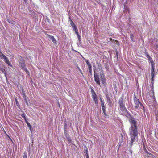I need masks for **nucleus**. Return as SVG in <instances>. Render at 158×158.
<instances>
[{"label":"nucleus","instance_id":"f03ea898","mask_svg":"<svg viewBox=\"0 0 158 158\" xmlns=\"http://www.w3.org/2000/svg\"><path fill=\"white\" fill-rule=\"evenodd\" d=\"M133 100L135 104V107L136 109H137L139 108L143 110L144 111V106L140 102L139 100L137 98L135 95L134 96Z\"/></svg>","mask_w":158,"mask_h":158},{"label":"nucleus","instance_id":"f257e3e1","mask_svg":"<svg viewBox=\"0 0 158 158\" xmlns=\"http://www.w3.org/2000/svg\"><path fill=\"white\" fill-rule=\"evenodd\" d=\"M126 117L129 119V120L131 123V127L130 129V131L131 140L130 146L131 147L133 145V143L135 142V139L137 137L138 135L136 127L137 121L129 113L127 114Z\"/></svg>","mask_w":158,"mask_h":158},{"label":"nucleus","instance_id":"6ab92c4d","mask_svg":"<svg viewBox=\"0 0 158 158\" xmlns=\"http://www.w3.org/2000/svg\"><path fill=\"white\" fill-rule=\"evenodd\" d=\"M5 56H6L4 55L0 51V57L2 58V57H3V58Z\"/></svg>","mask_w":158,"mask_h":158},{"label":"nucleus","instance_id":"1a4fd4ad","mask_svg":"<svg viewBox=\"0 0 158 158\" xmlns=\"http://www.w3.org/2000/svg\"><path fill=\"white\" fill-rule=\"evenodd\" d=\"M5 60V63L7 64L8 65L10 66L11 67L12 66V65L11 64L8 58L6 56H5L3 58Z\"/></svg>","mask_w":158,"mask_h":158},{"label":"nucleus","instance_id":"4c0bfd02","mask_svg":"<svg viewBox=\"0 0 158 158\" xmlns=\"http://www.w3.org/2000/svg\"><path fill=\"white\" fill-rule=\"evenodd\" d=\"M26 73H29V72L28 71V72H26Z\"/></svg>","mask_w":158,"mask_h":158},{"label":"nucleus","instance_id":"b1692460","mask_svg":"<svg viewBox=\"0 0 158 158\" xmlns=\"http://www.w3.org/2000/svg\"><path fill=\"white\" fill-rule=\"evenodd\" d=\"M100 77L101 78H104L105 75L104 73H101L100 74Z\"/></svg>","mask_w":158,"mask_h":158},{"label":"nucleus","instance_id":"39448f33","mask_svg":"<svg viewBox=\"0 0 158 158\" xmlns=\"http://www.w3.org/2000/svg\"><path fill=\"white\" fill-rule=\"evenodd\" d=\"M151 76L152 77L151 81L153 82L155 74V64L151 65Z\"/></svg>","mask_w":158,"mask_h":158},{"label":"nucleus","instance_id":"473e14b6","mask_svg":"<svg viewBox=\"0 0 158 158\" xmlns=\"http://www.w3.org/2000/svg\"><path fill=\"white\" fill-rule=\"evenodd\" d=\"M23 98H24V99L25 98H27L26 96L25 95V94H24Z\"/></svg>","mask_w":158,"mask_h":158},{"label":"nucleus","instance_id":"a211bd4d","mask_svg":"<svg viewBox=\"0 0 158 158\" xmlns=\"http://www.w3.org/2000/svg\"><path fill=\"white\" fill-rule=\"evenodd\" d=\"M88 68H89V70L90 74H92V70L91 66H89Z\"/></svg>","mask_w":158,"mask_h":158},{"label":"nucleus","instance_id":"2eb2a0df","mask_svg":"<svg viewBox=\"0 0 158 158\" xmlns=\"http://www.w3.org/2000/svg\"><path fill=\"white\" fill-rule=\"evenodd\" d=\"M100 100L101 102V106H105L104 105V101L102 100L101 97H100Z\"/></svg>","mask_w":158,"mask_h":158},{"label":"nucleus","instance_id":"72a5a7b5","mask_svg":"<svg viewBox=\"0 0 158 158\" xmlns=\"http://www.w3.org/2000/svg\"><path fill=\"white\" fill-rule=\"evenodd\" d=\"M103 113H104V114L106 115H107L106 114V110H105V111H103Z\"/></svg>","mask_w":158,"mask_h":158},{"label":"nucleus","instance_id":"c756f323","mask_svg":"<svg viewBox=\"0 0 158 158\" xmlns=\"http://www.w3.org/2000/svg\"><path fill=\"white\" fill-rule=\"evenodd\" d=\"M68 139V141L69 142H71V139L70 138H68L67 139Z\"/></svg>","mask_w":158,"mask_h":158},{"label":"nucleus","instance_id":"393cba45","mask_svg":"<svg viewBox=\"0 0 158 158\" xmlns=\"http://www.w3.org/2000/svg\"><path fill=\"white\" fill-rule=\"evenodd\" d=\"M22 116L23 118L24 119L25 122L26 121H27L25 115L23 114L22 115Z\"/></svg>","mask_w":158,"mask_h":158},{"label":"nucleus","instance_id":"6e6552de","mask_svg":"<svg viewBox=\"0 0 158 158\" xmlns=\"http://www.w3.org/2000/svg\"><path fill=\"white\" fill-rule=\"evenodd\" d=\"M46 35L48 37H49L51 39L52 42L55 44H57V41L56 39L54 38V37L53 36L51 35H50L47 34Z\"/></svg>","mask_w":158,"mask_h":158},{"label":"nucleus","instance_id":"4468645a","mask_svg":"<svg viewBox=\"0 0 158 158\" xmlns=\"http://www.w3.org/2000/svg\"><path fill=\"white\" fill-rule=\"evenodd\" d=\"M0 70L2 71V73L4 74L5 76L6 77V78L7 79V77H6V71L5 70L3 69V68H0Z\"/></svg>","mask_w":158,"mask_h":158},{"label":"nucleus","instance_id":"aec40b11","mask_svg":"<svg viewBox=\"0 0 158 158\" xmlns=\"http://www.w3.org/2000/svg\"><path fill=\"white\" fill-rule=\"evenodd\" d=\"M134 36L133 34H131L130 35L131 39V40L132 41H134Z\"/></svg>","mask_w":158,"mask_h":158},{"label":"nucleus","instance_id":"2f4dec72","mask_svg":"<svg viewBox=\"0 0 158 158\" xmlns=\"http://www.w3.org/2000/svg\"><path fill=\"white\" fill-rule=\"evenodd\" d=\"M57 103L58 104V106H59V107H60V104L59 102H58H58H57Z\"/></svg>","mask_w":158,"mask_h":158},{"label":"nucleus","instance_id":"f8f14e48","mask_svg":"<svg viewBox=\"0 0 158 158\" xmlns=\"http://www.w3.org/2000/svg\"><path fill=\"white\" fill-rule=\"evenodd\" d=\"M26 123L28 127H29L31 133H32V129L30 124L27 121H26Z\"/></svg>","mask_w":158,"mask_h":158},{"label":"nucleus","instance_id":"0eeeda50","mask_svg":"<svg viewBox=\"0 0 158 158\" xmlns=\"http://www.w3.org/2000/svg\"><path fill=\"white\" fill-rule=\"evenodd\" d=\"M94 80L96 83L99 85H100V80L98 75L94 71Z\"/></svg>","mask_w":158,"mask_h":158},{"label":"nucleus","instance_id":"4be33fe9","mask_svg":"<svg viewBox=\"0 0 158 158\" xmlns=\"http://www.w3.org/2000/svg\"><path fill=\"white\" fill-rule=\"evenodd\" d=\"M27 152H24L23 158H27Z\"/></svg>","mask_w":158,"mask_h":158},{"label":"nucleus","instance_id":"412c9836","mask_svg":"<svg viewBox=\"0 0 158 158\" xmlns=\"http://www.w3.org/2000/svg\"><path fill=\"white\" fill-rule=\"evenodd\" d=\"M85 61L88 65V67L89 66H91V64L89 62L88 60H86Z\"/></svg>","mask_w":158,"mask_h":158},{"label":"nucleus","instance_id":"bb28decb","mask_svg":"<svg viewBox=\"0 0 158 158\" xmlns=\"http://www.w3.org/2000/svg\"><path fill=\"white\" fill-rule=\"evenodd\" d=\"M24 100L26 103V104L28 105V102H27V98H25L24 99Z\"/></svg>","mask_w":158,"mask_h":158},{"label":"nucleus","instance_id":"ddd939ff","mask_svg":"<svg viewBox=\"0 0 158 158\" xmlns=\"http://www.w3.org/2000/svg\"><path fill=\"white\" fill-rule=\"evenodd\" d=\"M106 99L108 105L109 106L111 105L112 104V101L110 99V98L108 97H107L106 98Z\"/></svg>","mask_w":158,"mask_h":158},{"label":"nucleus","instance_id":"7ed1b4c3","mask_svg":"<svg viewBox=\"0 0 158 158\" xmlns=\"http://www.w3.org/2000/svg\"><path fill=\"white\" fill-rule=\"evenodd\" d=\"M119 106L120 110L123 111H126L127 110L125 106L123 103V98H121L119 101Z\"/></svg>","mask_w":158,"mask_h":158},{"label":"nucleus","instance_id":"58836bf2","mask_svg":"<svg viewBox=\"0 0 158 158\" xmlns=\"http://www.w3.org/2000/svg\"><path fill=\"white\" fill-rule=\"evenodd\" d=\"M26 0H24V2H25V1H26Z\"/></svg>","mask_w":158,"mask_h":158},{"label":"nucleus","instance_id":"20e7f679","mask_svg":"<svg viewBox=\"0 0 158 158\" xmlns=\"http://www.w3.org/2000/svg\"><path fill=\"white\" fill-rule=\"evenodd\" d=\"M69 19L70 23L73 29L75 31L76 34L78 33V32L77 27L74 24L73 21L72 20L70 17L69 18Z\"/></svg>","mask_w":158,"mask_h":158},{"label":"nucleus","instance_id":"e433bc0d","mask_svg":"<svg viewBox=\"0 0 158 158\" xmlns=\"http://www.w3.org/2000/svg\"><path fill=\"white\" fill-rule=\"evenodd\" d=\"M8 22H9V23H11V21H8Z\"/></svg>","mask_w":158,"mask_h":158},{"label":"nucleus","instance_id":"c9c22d12","mask_svg":"<svg viewBox=\"0 0 158 158\" xmlns=\"http://www.w3.org/2000/svg\"><path fill=\"white\" fill-rule=\"evenodd\" d=\"M115 42H116L117 43H118V44H119V42H118V40H115Z\"/></svg>","mask_w":158,"mask_h":158},{"label":"nucleus","instance_id":"cd10ccee","mask_svg":"<svg viewBox=\"0 0 158 158\" xmlns=\"http://www.w3.org/2000/svg\"><path fill=\"white\" fill-rule=\"evenodd\" d=\"M64 134H65V136H66L67 135V133L66 130V129H65Z\"/></svg>","mask_w":158,"mask_h":158},{"label":"nucleus","instance_id":"f3484780","mask_svg":"<svg viewBox=\"0 0 158 158\" xmlns=\"http://www.w3.org/2000/svg\"><path fill=\"white\" fill-rule=\"evenodd\" d=\"M148 154L149 155H148L147 156L148 158L149 157L154 158L155 157V156L152 154H151L149 153H148Z\"/></svg>","mask_w":158,"mask_h":158},{"label":"nucleus","instance_id":"c85d7f7f","mask_svg":"<svg viewBox=\"0 0 158 158\" xmlns=\"http://www.w3.org/2000/svg\"><path fill=\"white\" fill-rule=\"evenodd\" d=\"M145 52L144 53H145V54L146 55V56H147V55H148V53L146 51L147 50L145 48Z\"/></svg>","mask_w":158,"mask_h":158},{"label":"nucleus","instance_id":"f704fd0d","mask_svg":"<svg viewBox=\"0 0 158 158\" xmlns=\"http://www.w3.org/2000/svg\"><path fill=\"white\" fill-rule=\"evenodd\" d=\"M152 93H153V96L154 97V92L153 91H152Z\"/></svg>","mask_w":158,"mask_h":158},{"label":"nucleus","instance_id":"9d476101","mask_svg":"<svg viewBox=\"0 0 158 158\" xmlns=\"http://www.w3.org/2000/svg\"><path fill=\"white\" fill-rule=\"evenodd\" d=\"M20 65L21 67L25 70L26 72H28V71L27 70V69L25 67V63L23 62H22L20 63Z\"/></svg>","mask_w":158,"mask_h":158},{"label":"nucleus","instance_id":"dca6fc26","mask_svg":"<svg viewBox=\"0 0 158 158\" xmlns=\"http://www.w3.org/2000/svg\"><path fill=\"white\" fill-rule=\"evenodd\" d=\"M102 83L103 84H105L106 83L105 78H101Z\"/></svg>","mask_w":158,"mask_h":158},{"label":"nucleus","instance_id":"423d86ee","mask_svg":"<svg viewBox=\"0 0 158 158\" xmlns=\"http://www.w3.org/2000/svg\"><path fill=\"white\" fill-rule=\"evenodd\" d=\"M91 92L92 94V96L93 100L95 101L96 104H98V97L95 91L92 89H91Z\"/></svg>","mask_w":158,"mask_h":158},{"label":"nucleus","instance_id":"9b49d317","mask_svg":"<svg viewBox=\"0 0 158 158\" xmlns=\"http://www.w3.org/2000/svg\"><path fill=\"white\" fill-rule=\"evenodd\" d=\"M147 58L149 60L151 63V65H152V64H154V62L153 61V60L152 58L150 56L148 55H147V56H146Z\"/></svg>","mask_w":158,"mask_h":158},{"label":"nucleus","instance_id":"7c9ffc66","mask_svg":"<svg viewBox=\"0 0 158 158\" xmlns=\"http://www.w3.org/2000/svg\"><path fill=\"white\" fill-rule=\"evenodd\" d=\"M109 40L112 42L114 41V40H113L111 38H110Z\"/></svg>","mask_w":158,"mask_h":158},{"label":"nucleus","instance_id":"a878e982","mask_svg":"<svg viewBox=\"0 0 158 158\" xmlns=\"http://www.w3.org/2000/svg\"><path fill=\"white\" fill-rule=\"evenodd\" d=\"M102 109L103 110V111H105V110L106 109V107L105 106H103L102 107Z\"/></svg>","mask_w":158,"mask_h":158},{"label":"nucleus","instance_id":"5701e85b","mask_svg":"<svg viewBox=\"0 0 158 158\" xmlns=\"http://www.w3.org/2000/svg\"><path fill=\"white\" fill-rule=\"evenodd\" d=\"M77 36V37L78 38V39L79 40H80L81 39V36L79 34V33H77L76 34Z\"/></svg>","mask_w":158,"mask_h":158},{"label":"nucleus","instance_id":"ea45409f","mask_svg":"<svg viewBox=\"0 0 158 158\" xmlns=\"http://www.w3.org/2000/svg\"><path fill=\"white\" fill-rule=\"evenodd\" d=\"M87 158H88V155L87 156Z\"/></svg>","mask_w":158,"mask_h":158}]
</instances>
